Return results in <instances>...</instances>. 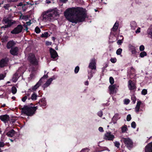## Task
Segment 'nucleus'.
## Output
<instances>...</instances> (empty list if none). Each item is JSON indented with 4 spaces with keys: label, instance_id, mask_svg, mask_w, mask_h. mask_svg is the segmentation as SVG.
Here are the masks:
<instances>
[{
    "label": "nucleus",
    "instance_id": "1",
    "mask_svg": "<svg viewBox=\"0 0 152 152\" xmlns=\"http://www.w3.org/2000/svg\"><path fill=\"white\" fill-rule=\"evenodd\" d=\"M65 16L71 22L77 23L85 20L86 14L82 7L69 8L64 12Z\"/></svg>",
    "mask_w": 152,
    "mask_h": 152
},
{
    "label": "nucleus",
    "instance_id": "2",
    "mask_svg": "<svg viewBox=\"0 0 152 152\" xmlns=\"http://www.w3.org/2000/svg\"><path fill=\"white\" fill-rule=\"evenodd\" d=\"M57 14L56 11L53 10H49L45 12L42 15L43 20L45 22L50 21Z\"/></svg>",
    "mask_w": 152,
    "mask_h": 152
},
{
    "label": "nucleus",
    "instance_id": "3",
    "mask_svg": "<svg viewBox=\"0 0 152 152\" xmlns=\"http://www.w3.org/2000/svg\"><path fill=\"white\" fill-rule=\"evenodd\" d=\"M37 109V106L30 107L27 105H24L23 108H20L21 110L22 113L25 114L28 116L33 115Z\"/></svg>",
    "mask_w": 152,
    "mask_h": 152
},
{
    "label": "nucleus",
    "instance_id": "4",
    "mask_svg": "<svg viewBox=\"0 0 152 152\" xmlns=\"http://www.w3.org/2000/svg\"><path fill=\"white\" fill-rule=\"evenodd\" d=\"M28 60L31 65H36L38 64V61L35 55L32 53H31L29 54Z\"/></svg>",
    "mask_w": 152,
    "mask_h": 152
},
{
    "label": "nucleus",
    "instance_id": "5",
    "mask_svg": "<svg viewBox=\"0 0 152 152\" xmlns=\"http://www.w3.org/2000/svg\"><path fill=\"white\" fill-rule=\"evenodd\" d=\"M122 140L124 143L126 145V147L129 149L132 148L133 142L129 138H123Z\"/></svg>",
    "mask_w": 152,
    "mask_h": 152
},
{
    "label": "nucleus",
    "instance_id": "6",
    "mask_svg": "<svg viewBox=\"0 0 152 152\" xmlns=\"http://www.w3.org/2000/svg\"><path fill=\"white\" fill-rule=\"evenodd\" d=\"M23 29V26L21 25H18L11 31V33L13 34H18L21 32Z\"/></svg>",
    "mask_w": 152,
    "mask_h": 152
},
{
    "label": "nucleus",
    "instance_id": "7",
    "mask_svg": "<svg viewBox=\"0 0 152 152\" xmlns=\"http://www.w3.org/2000/svg\"><path fill=\"white\" fill-rule=\"evenodd\" d=\"M96 61L94 58H92L91 60V61L89 64L88 67L94 71L96 70Z\"/></svg>",
    "mask_w": 152,
    "mask_h": 152
},
{
    "label": "nucleus",
    "instance_id": "8",
    "mask_svg": "<svg viewBox=\"0 0 152 152\" xmlns=\"http://www.w3.org/2000/svg\"><path fill=\"white\" fill-rule=\"evenodd\" d=\"M128 87L130 91H135L137 89L135 83L131 80H129L128 82Z\"/></svg>",
    "mask_w": 152,
    "mask_h": 152
},
{
    "label": "nucleus",
    "instance_id": "9",
    "mask_svg": "<svg viewBox=\"0 0 152 152\" xmlns=\"http://www.w3.org/2000/svg\"><path fill=\"white\" fill-rule=\"evenodd\" d=\"M114 138V136L110 132H107L104 135V139L106 140L113 141Z\"/></svg>",
    "mask_w": 152,
    "mask_h": 152
},
{
    "label": "nucleus",
    "instance_id": "10",
    "mask_svg": "<svg viewBox=\"0 0 152 152\" xmlns=\"http://www.w3.org/2000/svg\"><path fill=\"white\" fill-rule=\"evenodd\" d=\"M9 61V59L7 57L3 58L0 60V67L3 68L6 66Z\"/></svg>",
    "mask_w": 152,
    "mask_h": 152
},
{
    "label": "nucleus",
    "instance_id": "11",
    "mask_svg": "<svg viewBox=\"0 0 152 152\" xmlns=\"http://www.w3.org/2000/svg\"><path fill=\"white\" fill-rule=\"evenodd\" d=\"M18 48L17 47H15L14 48H12L10 50V52L13 56H17L18 54Z\"/></svg>",
    "mask_w": 152,
    "mask_h": 152
},
{
    "label": "nucleus",
    "instance_id": "12",
    "mask_svg": "<svg viewBox=\"0 0 152 152\" xmlns=\"http://www.w3.org/2000/svg\"><path fill=\"white\" fill-rule=\"evenodd\" d=\"M12 20H10L8 18H4L3 20V21L5 22V23L7 24V25H8L9 27L11 26L13 24L15 23V21L12 22Z\"/></svg>",
    "mask_w": 152,
    "mask_h": 152
},
{
    "label": "nucleus",
    "instance_id": "13",
    "mask_svg": "<svg viewBox=\"0 0 152 152\" xmlns=\"http://www.w3.org/2000/svg\"><path fill=\"white\" fill-rule=\"evenodd\" d=\"M16 44V42L13 40L9 41L7 43L6 45L7 48L8 49H11L13 48V47Z\"/></svg>",
    "mask_w": 152,
    "mask_h": 152
},
{
    "label": "nucleus",
    "instance_id": "14",
    "mask_svg": "<svg viewBox=\"0 0 152 152\" xmlns=\"http://www.w3.org/2000/svg\"><path fill=\"white\" fill-rule=\"evenodd\" d=\"M50 52L51 55V57L53 59L55 58H56L58 56L56 51L52 48L50 49Z\"/></svg>",
    "mask_w": 152,
    "mask_h": 152
},
{
    "label": "nucleus",
    "instance_id": "15",
    "mask_svg": "<svg viewBox=\"0 0 152 152\" xmlns=\"http://www.w3.org/2000/svg\"><path fill=\"white\" fill-rule=\"evenodd\" d=\"M0 119L5 123L8 122L10 119L9 115L5 114L0 116Z\"/></svg>",
    "mask_w": 152,
    "mask_h": 152
},
{
    "label": "nucleus",
    "instance_id": "16",
    "mask_svg": "<svg viewBox=\"0 0 152 152\" xmlns=\"http://www.w3.org/2000/svg\"><path fill=\"white\" fill-rule=\"evenodd\" d=\"M144 152H152V142L148 144L145 146Z\"/></svg>",
    "mask_w": 152,
    "mask_h": 152
},
{
    "label": "nucleus",
    "instance_id": "17",
    "mask_svg": "<svg viewBox=\"0 0 152 152\" xmlns=\"http://www.w3.org/2000/svg\"><path fill=\"white\" fill-rule=\"evenodd\" d=\"M42 83L40 81H39L35 85L32 87V90L33 91H35L41 86Z\"/></svg>",
    "mask_w": 152,
    "mask_h": 152
},
{
    "label": "nucleus",
    "instance_id": "18",
    "mask_svg": "<svg viewBox=\"0 0 152 152\" xmlns=\"http://www.w3.org/2000/svg\"><path fill=\"white\" fill-rule=\"evenodd\" d=\"M115 88V85H110L109 87L110 94H113Z\"/></svg>",
    "mask_w": 152,
    "mask_h": 152
},
{
    "label": "nucleus",
    "instance_id": "19",
    "mask_svg": "<svg viewBox=\"0 0 152 152\" xmlns=\"http://www.w3.org/2000/svg\"><path fill=\"white\" fill-rule=\"evenodd\" d=\"M130 48L132 54L133 56H135L137 53L135 47L132 45H131Z\"/></svg>",
    "mask_w": 152,
    "mask_h": 152
},
{
    "label": "nucleus",
    "instance_id": "20",
    "mask_svg": "<svg viewBox=\"0 0 152 152\" xmlns=\"http://www.w3.org/2000/svg\"><path fill=\"white\" fill-rule=\"evenodd\" d=\"M39 104L40 106L44 107L46 105V102L45 99H42L39 102Z\"/></svg>",
    "mask_w": 152,
    "mask_h": 152
},
{
    "label": "nucleus",
    "instance_id": "21",
    "mask_svg": "<svg viewBox=\"0 0 152 152\" xmlns=\"http://www.w3.org/2000/svg\"><path fill=\"white\" fill-rule=\"evenodd\" d=\"M95 73L94 71L92 69L88 70V79L90 80L93 76V74Z\"/></svg>",
    "mask_w": 152,
    "mask_h": 152
},
{
    "label": "nucleus",
    "instance_id": "22",
    "mask_svg": "<svg viewBox=\"0 0 152 152\" xmlns=\"http://www.w3.org/2000/svg\"><path fill=\"white\" fill-rule=\"evenodd\" d=\"M15 133V131L14 130L12 129L7 132L6 134V135L9 137H12L14 135Z\"/></svg>",
    "mask_w": 152,
    "mask_h": 152
},
{
    "label": "nucleus",
    "instance_id": "23",
    "mask_svg": "<svg viewBox=\"0 0 152 152\" xmlns=\"http://www.w3.org/2000/svg\"><path fill=\"white\" fill-rule=\"evenodd\" d=\"M141 104V102L140 101H139L137 102L135 108V111L136 113H138L139 112L140 106Z\"/></svg>",
    "mask_w": 152,
    "mask_h": 152
},
{
    "label": "nucleus",
    "instance_id": "24",
    "mask_svg": "<svg viewBox=\"0 0 152 152\" xmlns=\"http://www.w3.org/2000/svg\"><path fill=\"white\" fill-rule=\"evenodd\" d=\"M118 22L116 21L115 23L114 24L112 29L113 31H115L118 29Z\"/></svg>",
    "mask_w": 152,
    "mask_h": 152
},
{
    "label": "nucleus",
    "instance_id": "25",
    "mask_svg": "<svg viewBox=\"0 0 152 152\" xmlns=\"http://www.w3.org/2000/svg\"><path fill=\"white\" fill-rule=\"evenodd\" d=\"M130 26L132 29H134L136 27L137 23L135 21H132L131 22Z\"/></svg>",
    "mask_w": 152,
    "mask_h": 152
},
{
    "label": "nucleus",
    "instance_id": "26",
    "mask_svg": "<svg viewBox=\"0 0 152 152\" xmlns=\"http://www.w3.org/2000/svg\"><path fill=\"white\" fill-rule=\"evenodd\" d=\"M37 96L36 93L34 92L31 95V99L35 101L37 99Z\"/></svg>",
    "mask_w": 152,
    "mask_h": 152
},
{
    "label": "nucleus",
    "instance_id": "27",
    "mask_svg": "<svg viewBox=\"0 0 152 152\" xmlns=\"http://www.w3.org/2000/svg\"><path fill=\"white\" fill-rule=\"evenodd\" d=\"M121 131L122 133H124L126 132L127 130V126L126 125H124L122 127Z\"/></svg>",
    "mask_w": 152,
    "mask_h": 152
},
{
    "label": "nucleus",
    "instance_id": "28",
    "mask_svg": "<svg viewBox=\"0 0 152 152\" xmlns=\"http://www.w3.org/2000/svg\"><path fill=\"white\" fill-rule=\"evenodd\" d=\"M48 33V32H45L44 34H42L40 36V37L42 38H47L49 37Z\"/></svg>",
    "mask_w": 152,
    "mask_h": 152
},
{
    "label": "nucleus",
    "instance_id": "29",
    "mask_svg": "<svg viewBox=\"0 0 152 152\" xmlns=\"http://www.w3.org/2000/svg\"><path fill=\"white\" fill-rule=\"evenodd\" d=\"M48 73L46 75H44L39 80V81H40V82H41L42 83H43V79H46L48 78Z\"/></svg>",
    "mask_w": 152,
    "mask_h": 152
},
{
    "label": "nucleus",
    "instance_id": "30",
    "mask_svg": "<svg viewBox=\"0 0 152 152\" xmlns=\"http://www.w3.org/2000/svg\"><path fill=\"white\" fill-rule=\"evenodd\" d=\"M147 55V53L145 51H142L140 54V56L141 58H143Z\"/></svg>",
    "mask_w": 152,
    "mask_h": 152
},
{
    "label": "nucleus",
    "instance_id": "31",
    "mask_svg": "<svg viewBox=\"0 0 152 152\" xmlns=\"http://www.w3.org/2000/svg\"><path fill=\"white\" fill-rule=\"evenodd\" d=\"M17 91L16 88L15 86H13L12 88V92L13 94H15L16 93Z\"/></svg>",
    "mask_w": 152,
    "mask_h": 152
},
{
    "label": "nucleus",
    "instance_id": "32",
    "mask_svg": "<svg viewBox=\"0 0 152 152\" xmlns=\"http://www.w3.org/2000/svg\"><path fill=\"white\" fill-rule=\"evenodd\" d=\"M122 51V49L121 48H119L116 50V53L117 55H120Z\"/></svg>",
    "mask_w": 152,
    "mask_h": 152
},
{
    "label": "nucleus",
    "instance_id": "33",
    "mask_svg": "<svg viewBox=\"0 0 152 152\" xmlns=\"http://www.w3.org/2000/svg\"><path fill=\"white\" fill-rule=\"evenodd\" d=\"M124 104L126 105L128 104L130 102V100L128 99H125L124 100Z\"/></svg>",
    "mask_w": 152,
    "mask_h": 152
},
{
    "label": "nucleus",
    "instance_id": "34",
    "mask_svg": "<svg viewBox=\"0 0 152 152\" xmlns=\"http://www.w3.org/2000/svg\"><path fill=\"white\" fill-rule=\"evenodd\" d=\"M147 31L148 34L150 35L152 37V28L149 27Z\"/></svg>",
    "mask_w": 152,
    "mask_h": 152
},
{
    "label": "nucleus",
    "instance_id": "35",
    "mask_svg": "<svg viewBox=\"0 0 152 152\" xmlns=\"http://www.w3.org/2000/svg\"><path fill=\"white\" fill-rule=\"evenodd\" d=\"M35 31L36 33L39 34L41 30L39 27L37 26L35 28Z\"/></svg>",
    "mask_w": 152,
    "mask_h": 152
},
{
    "label": "nucleus",
    "instance_id": "36",
    "mask_svg": "<svg viewBox=\"0 0 152 152\" xmlns=\"http://www.w3.org/2000/svg\"><path fill=\"white\" fill-rule=\"evenodd\" d=\"M110 82L111 85H113L114 83V79L112 77H110L109 78Z\"/></svg>",
    "mask_w": 152,
    "mask_h": 152
},
{
    "label": "nucleus",
    "instance_id": "37",
    "mask_svg": "<svg viewBox=\"0 0 152 152\" xmlns=\"http://www.w3.org/2000/svg\"><path fill=\"white\" fill-rule=\"evenodd\" d=\"M114 143L115 146L117 147L118 148H119L120 145V144L119 142L118 141H115L114 142Z\"/></svg>",
    "mask_w": 152,
    "mask_h": 152
},
{
    "label": "nucleus",
    "instance_id": "38",
    "mask_svg": "<svg viewBox=\"0 0 152 152\" xmlns=\"http://www.w3.org/2000/svg\"><path fill=\"white\" fill-rule=\"evenodd\" d=\"M131 99L132 101L133 104H135L136 101V98L135 96H132Z\"/></svg>",
    "mask_w": 152,
    "mask_h": 152
},
{
    "label": "nucleus",
    "instance_id": "39",
    "mask_svg": "<svg viewBox=\"0 0 152 152\" xmlns=\"http://www.w3.org/2000/svg\"><path fill=\"white\" fill-rule=\"evenodd\" d=\"M119 114L118 113L115 114L113 116V120L114 119H116L118 120V117L119 116Z\"/></svg>",
    "mask_w": 152,
    "mask_h": 152
},
{
    "label": "nucleus",
    "instance_id": "40",
    "mask_svg": "<svg viewBox=\"0 0 152 152\" xmlns=\"http://www.w3.org/2000/svg\"><path fill=\"white\" fill-rule=\"evenodd\" d=\"M110 61L113 63H115L117 61V59L115 58H111L110 59Z\"/></svg>",
    "mask_w": 152,
    "mask_h": 152
},
{
    "label": "nucleus",
    "instance_id": "41",
    "mask_svg": "<svg viewBox=\"0 0 152 152\" xmlns=\"http://www.w3.org/2000/svg\"><path fill=\"white\" fill-rule=\"evenodd\" d=\"M50 85H49V84L46 82L42 86V87L43 88V90H45V88L48 87Z\"/></svg>",
    "mask_w": 152,
    "mask_h": 152
},
{
    "label": "nucleus",
    "instance_id": "42",
    "mask_svg": "<svg viewBox=\"0 0 152 152\" xmlns=\"http://www.w3.org/2000/svg\"><path fill=\"white\" fill-rule=\"evenodd\" d=\"M147 90L145 89H143L141 92L142 94L143 95H146L147 94Z\"/></svg>",
    "mask_w": 152,
    "mask_h": 152
},
{
    "label": "nucleus",
    "instance_id": "43",
    "mask_svg": "<svg viewBox=\"0 0 152 152\" xmlns=\"http://www.w3.org/2000/svg\"><path fill=\"white\" fill-rule=\"evenodd\" d=\"M136 126V124L134 121H133L131 123V127L133 128H135Z\"/></svg>",
    "mask_w": 152,
    "mask_h": 152
},
{
    "label": "nucleus",
    "instance_id": "44",
    "mask_svg": "<svg viewBox=\"0 0 152 152\" xmlns=\"http://www.w3.org/2000/svg\"><path fill=\"white\" fill-rule=\"evenodd\" d=\"M79 67L77 66H76L75 69V73H77L79 71Z\"/></svg>",
    "mask_w": 152,
    "mask_h": 152
},
{
    "label": "nucleus",
    "instance_id": "45",
    "mask_svg": "<svg viewBox=\"0 0 152 152\" xmlns=\"http://www.w3.org/2000/svg\"><path fill=\"white\" fill-rule=\"evenodd\" d=\"M140 50L141 51H143L145 49V47L143 45H141L139 48Z\"/></svg>",
    "mask_w": 152,
    "mask_h": 152
},
{
    "label": "nucleus",
    "instance_id": "46",
    "mask_svg": "<svg viewBox=\"0 0 152 152\" xmlns=\"http://www.w3.org/2000/svg\"><path fill=\"white\" fill-rule=\"evenodd\" d=\"M97 115L99 117H101L103 115V113L102 111H100L97 113Z\"/></svg>",
    "mask_w": 152,
    "mask_h": 152
},
{
    "label": "nucleus",
    "instance_id": "47",
    "mask_svg": "<svg viewBox=\"0 0 152 152\" xmlns=\"http://www.w3.org/2000/svg\"><path fill=\"white\" fill-rule=\"evenodd\" d=\"M131 115L130 114H128L126 117V120L127 121H129L131 119Z\"/></svg>",
    "mask_w": 152,
    "mask_h": 152
},
{
    "label": "nucleus",
    "instance_id": "48",
    "mask_svg": "<svg viewBox=\"0 0 152 152\" xmlns=\"http://www.w3.org/2000/svg\"><path fill=\"white\" fill-rule=\"evenodd\" d=\"M53 79L52 78H49L46 82L49 85H50L52 81H53Z\"/></svg>",
    "mask_w": 152,
    "mask_h": 152
},
{
    "label": "nucleus",
    "instance_id": "49",
    "mask_svg": "<svg viewBox=\"0 0 152 152\" xmlns=\"http://www.w3.org/2000/svg\"><path fill=\"white\" fill-rule=\"evenodd\" d=\"M117 120L116 119H114L113 120V118L112 119L111 121V122L110 123H113L114 124H115L116 123Z\"/></svg>",
    "mask_w": 152,
    "mask_h": 152
},
{
    "label": "nucleus",
    "instance_id": "50",
    "mask_svg": "<svg viewBox=\"0 0 152 152\" xmlns=\"http://www.w3.org/2000/svg\"><path fill=\"white\" fill-rule=\"evenodd\" d=\"M122 42H123L121 39L118 40L117 42V44L119 45H121Z\"/></svg>",
    "mask_w": 152,
    "mask_h": 152
},
{
    "label": "nucleus",
    "instance_id": "51",
    "mask_svg": "<svg viewBox=\"0 0 152 152\" xmlns=\"http://www.w3.org/2000/svg\"><path fill=\"white\" fill-rule=\"evenodd\" d=\"M27 99V96H25L23 97L22 99V101L24 102L26 101V99Z\"/></svg>",
    "mask_w": 152,
    "mask_h": 152
},
{
    "label": "nucleus",
    "instance_id": "52",
    "mask_svg": "<svg viewBox=\"0 0 152 152\" xmlns=\"http://www.w3.org/2000/svg\"><path fill=\"white\" fill-rule=\"evenodd\" d=\"M5 76L3 74H0V80H3L4 79Z\"/></svg>",
    "mask_w": 152,
    "mask_h": 152
},
{
    "label": "nucleus",
    "instance_id": "53",
    "mask_svg": "<svg viewBox=\"0 0 152 152\" xmlns=\"http://www.w3.org/2000/svg\"><path fill=\"white\" fill-rule=\"evenodd\" d=\"M9 7V5L8 4H6V5H4V8L6 10H8Z\"/></svg>",
    "mask_w": 152,
    "mask_h": 152
},
{
    "label": "nucleus",
    "instance_id": "54",
    "mask_svg": "<svg viewBox=\"0 0 152 152\" xmlns=\"http://www.w3.org/2000/svg\"><path fill=\"white\" fill-rule=\"evenodd\" d=\"M99 131L101 132H104V130L102 127H100L99 128Z\"/></svg>",
    "mask_w": 152,
    "mask_h": 152
},
{
    "label": "nucleus",
    "instance_id": "55",
    "mask_svg": "<svg viewBox=\"0 0 152 152\" xmlns=\"http://www.w3.org/2000/svg\"><path fill=\"white\" fill-rule=\"evenodd\" d=\"M45 43H46V45L48 46L49 45H51L52 43L51 42H49L48 41H46Z\"/></svg>",
    "mask_w": 152,
    "mask_h": 152
},
{
    "label": "nucleus",
    "instance_id": "56",
    "mask_svg": "<svg viewBox=\"0 0 152 152\" xmlns=\"http://www.w3.org/2000/svg\"><path fill=\"white\" fill-rule=\"evenodd\" d=\"M140 28L139 27H138L137 28L136 31V33H140Z\"/></svg>",
    "mask_w": 152,
    "mask_h": 152
},
{
    "label": "nucleus",
    "instance_id": "57",
    "mask_svg": "<svg viewBox=\"0 0 152 152\" xmlns=\"http://www.w3.org/2000/svg\"><path fill=\"white\" fill-rule=\"evenodd\" d=\"M24 26L25 27V29H24V30H26V32H28V28L27 26L26 25H24Z\"/></svg>",
    "mask_w": 152,
    "mask_h": 152
},
{
    "label": "nucleus",
    "instance_id": "58",
    "mask_svg": "<svg viewBox=\"0 0 152 152\" xmlns=\"http://www.w3.org/2000/svg\"><path fill=\"white\" fill-rule=\"evenodd\" d=\"M88 149L87 148H84L80 152H86V150Z\"/></svg>",
    "mask_w": 152,
    "mask_h": 152
},
{
    "label": "nucleus",
    "instance_id": "59",
    "mask_svg": "<svg viewBox=\"0 0 152 152\" xmlns=\"http://www.w3.org/2000/svg\"><path fill=\"white\" fill-rule=\"evenodd\" d=\"M9 27H8V25H4V26H2L1 27V28H9Z\"/></svg>",
    "mask_w": 152,
    "mask_h": 152
},
{
    "label": "nucleus",
    "instance_id": "60",
    "mask_svg": "<svg viewBox=\"0 0 152 152\" xmlns=\"http://www.w3.org/2000/svg\"><path fill=\"white\" fill-rule=\"evenodd\" d=\"M108 63L105 64V66H104V67H103V69L104 68V69H105L107 68L108 66Z\"/></svg>",
    "mask_w": 152,
    "mask_h": 152
},
{
    "label": "nucleus",
    "instance_id": "61",
    "mask_svg": "<svg viewBox=\"0 0 152 152\" xmlns=\"http://www.w3.org/2000/svg\"><path fill=\"white\" fill-rule=\"evenodd\" d=\"M23 5V4L22 2L19 3L17 5L18 6H21Z\"/></svg>",
    "mask_w": 152,
    "mask_h": 152
},
{
    "label": "nucleus",
    "instance_id": "62",
    "mask_svg": "<svg viewBox=\"0 0 152 152\" xmlns=\"http://www.w3.org/2000/svg\"><path fill=\"white\" fill-rule=\"evenodd\" d=\"M26 24L28 26H30L31 25V21H28V22H27L26 23Z\"/></svg>",
    "mask_w": 152,
    "mask_h": 152
},
{
    "label": "nucleus",
    "instance_id": "63",
    "mask_svg": "<svg viewBox=\"0 0 152 152\" xmlns=\"http://www.w3.org/2000/svg\"><path fill=\"white\" fill-rule=\"evenodd\" d=\"M85 84L87 86L88 85V81H86V82H85Z\"/></svg>",
    "mask_w": 152,
    "mask_h": 152
},
{
    "label": "nucleus",
    "instance_id": "64",
    "mask_svg": "<svg viewBox=\"0 0 152 152\" xmlns=\"http://www.w3.org/2000/svg\"><path fill=\"white\" fill-rule=\"evenodd\" d=\"M63 3H66V1H67V0H60Z\"/></svg>",
    "mask_w": 152,
    "mask_h": 152
}]
</instances>
